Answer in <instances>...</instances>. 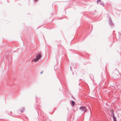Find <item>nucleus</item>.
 <instances>
[{
    "label": "nucleus",
    "instance_id": "obj_1",
    "mask_svg": "<svg viewBox=\"0 0 121 121\" xmlns=\"http://www.w3.org/2000/svg\"><path fill=\"white\" fill-rule=\"evenodd\" d=\"M42 56L41 54L39 53L36 56L35 58L32 59L31 61L33 62H36L38 61L41 58Z\"/></svg>",
    "mask_w": 121,
    "mask_h": 121
},
{
    "label": "nucleus",
    "instance_id": "obj_2",
    "mask_svg": "<svg viewBox=\"0 0 121 121\" xmlns=\"http://www.w3.org/2000/svg\"><path fill=\"white\" fill-rule=\"evenodd\" d=\"M79 109L81 111L83 112H85L87 111L86 108L84 106L80 107Z\"/></svg>",
    "mask_w": 121,
    "mask_h": 121
},
{
    "label": "nucleus",
    "instance_id": "obj_3",
    "mask_svg": "<svg viewBox=\"0 0 121 121\" xmlns=\"http://www.w3.org/2000/svg\"><path fill=\"white\" fill-rule=\"evenodd\" d=\"M97 4H99L103 6H104V2L100 0H98L97 1Z\"/></svg>",
    "mask_w": 121,
    "mask_h": 121
},
{
    "label": "nucleus",
    "instance_id": "obj_4",
    "mask_svg": "<svg viewBox=\"0 0 121 121\" xmlns=\"http://www.w3.org/2000/svg\"><path fill=\"white\" fill-rule=\"evenodd\" d=\"M72 105L73 106L75 104V102H74L73 101H72Z\"/></svg>",
    "mask_w": 121,
    "mask_h": 121
},
{
    "label": "nucleus",
    "instance_id": "obj_5",
    "mask_svg": "<svg viewBox=\"0 0 121 121\" xmlns=\"http://www.w3.org/2000/svg\"><path fill=\"white\" fill-rule=\"evenodd\" d=\"M113 120H114V121H116V118H115V117H114V115H113Z\"/></svg>",
    "mask_w": 121,
    "mask_h": 121
},
{
    "label": "nucleus",
    "instance_id": "obj_6",
    "mask_svg": "<svg viewBox=\"0 0 121 121\" xmlns=\"http://www.w3.org/2000/svg\"><path fill=\"white\" fill-rule=\"evenodd\" d=\"M43 72V71H41V72L40 73V74H42Z\"/></svg>",
    "mask_w": 121,
    "mask_h": 121
},
{
    "label": "nucleus",
    "instance_id": "obj_7",
    "mask_svg": "<svg viewBox=\"0 0 121 121\" xmlns=\"http://www.w3.org/2000/svg\"><path fill=\"white\" fill-rule=\"evenodd\" d=\"M36 0V1H37L38 0Z\"/></svg>",
    "mask_w": 121,
    "mask_h": 121
}]
</instances>
